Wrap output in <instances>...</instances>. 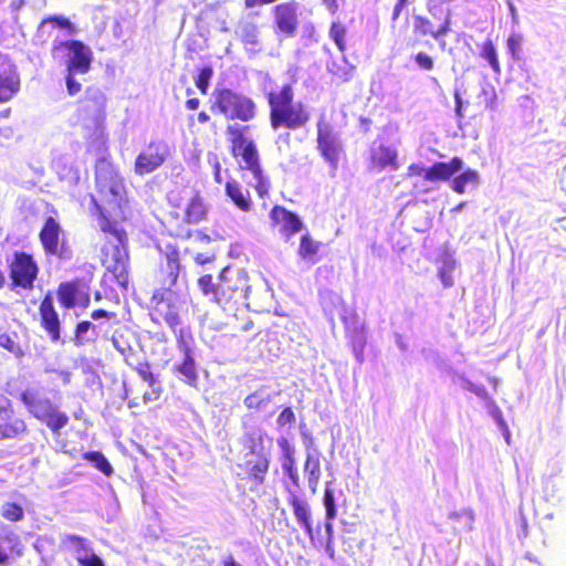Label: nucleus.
Listing matches in <instances>:
<instances>
[{
    "mask_svg": "<svg viewBox=\"0 0 566 566\" xmlns=\"http://www.w3.org/2000/svg\"><path fill=\"white\" fill-rule=\"evenodd\" d=\"M249 57H254L262 51L259 27L251 20L241 21L235 30Z\"/></svg>",
    "mask_w": 566,
    "mask_h": 566,
    "instance_id": "15",
    "label": "nucleus"
},
{
    "mask_svg": "<svg viewBox=\"0 0 566 566\" xmlns=\"http://www.w3.org/2000/svg\"><path fill=\"white\" fill-rule=\"evenodd\" d=\"M242 443L251 455L261 458L270 455L272 439L260 427H247L244 424Z\"/></svg>",
    "mask_w": 566,
    "mask_h": 566,
    "instance_id": "13",
    "label": "nucleus"
},
{
    "mask_svg": "<svg viewBox=\"0 0 566 566\" xmlns=\"http://www.w3.org/2000/svg\"><path fill=\"white\" fill-rule=\"evenodd\" d=\"M249 130V125L234 123L227 127L226 134L232 144L234 156L242 157L244 163L242 168L249 172L244 177L247 182L256 190L261 198H264L269 195L270 180L263 174L260 166L259 153L255 144L248 137Z\"/></svg>",
    "mask_w": 566,
    "mask_h": 566,
    "instance_id": "3",
    "label": "nucleus"
},
{
    "mask_svg": "<svg viewBox=\"0 0 566 566\" xmlns=\"http://www.w3.org/2000/svg\"><path fill=\"white\" fill-rule=\"evenodd\" d=\"M325 553L328 555L331 559L335 558V548H334V542H326L324 544Z\"/></svg>",
    "mask_w": 566,
    "mask_h": 566,
    "instance_id": "63",
    "label": "nucleus"
},
{
    "mask_svg": "<svg viewBox=\"0 0 566 566\" xmlns=\"http://www.w3.org/2000/svg\"><path fill=\"white\" fill-rule=\"evenodd\" d=\"M294 91L292 85L285 84L279 91H272L268 94L270 105V122L273 129L286 127L289 129H298L310 119V113L306 106L301 103H294Z\"/></svg>",
    "mask_w": 566,
    "mask_h": 566,
    "instance_id": "4",
    "label": "nucleus"
},
{
    "mask_svg": "<svg viewBox=\"0 0 566 566\" xmlns=\"http://www.w3.org/2000/svg\"><path fill=\"white\" fill-rule=\"evenodd\" d=\"M78 76H83V74L71 73V72H66V74H65V85H66L67 93L71 96L76 95L82 88V83L78 80Z\"/></svg>",
    "mask_w": 566,
    "mask_h": 566,
    "instance_id": "46",
    "label": "nucleus"
},
{
    "mask_svg": "<svg viewBox=\"0 0 566 566\" xmlns=\"http://www.w3.org/2000/svg\"><path fill=\"white\" fill-rule=\"evenodd\" d=\"M449 518L454 520V521L463 520L464 528H467L468 531H471L473 528L474 515H473V512L470 510L452 512V513H450Z\"/></svg>",
    "mask_w": 566,
    "mask_h": 566,
    "instance_id": "49",
    "label": "nucleus"
},
{
    "mask_svg": "<svg viewBox=\"0 0 566 566\" xmlns=\"http://www.w3.org/2000/svg\"><path fill=\"white\" fill-rule=\"evenodd\" d=\"M481 56L489 62L490 66L492 67V70L495 73H497V74L501 73V67H500V63L497 61L496 50L491 41H488L483 44L482 51H481Z\"/></svg>",
    "mask_w": 566,
    "mask_h": 566,
    "instance_id": "38",
    "label": "nucleus"
},
{
    "mask_svg": "<svg viewBox=\"0 0 566 566\" xmlns=\"http://www.w3.org/2000/svg\"><path fill=\"white\" fill-rule=\"evenodd\" d=\"M450 23H451L450 14H448L443 24L439 29L436 30V34H434L436 40H440L450 31Z\"/></svg>",
    "mask_w": 566,
    "mask_h": 566,
    "instance_id": "57",
    "label": "nucleus"
},
{
    "mask_svg": "<svg viewBox=\"0 0 566 566\" xmlns=\"http://www.w3.org/2000/svg\"><path fill=\"white\" fill-rule=\"evenodd\" d=\"M455 269V260L447 254L441 260V266L439 269V276L444 287L453 285L452 272Z\"/></svg>",
    "mask_w": 566,
    "mask_h": 566,
    "instance_id": "34",
    "label": "nucleus"
},
{
    "mask_svg": "<svg viewBox=\"0 0 566 566\" xmlns=\"http://www.w3.org/2000/svg\"><path fill=\"white\" fill-rule=\"evenodd\" d=\"M226 193L232 202L242 211L248 212L252 208L250 192L235 180L226 184Z\"/></svg>",
    "mask_w": 566,
    "mask_h": 566,
    "instance_id": "25",
    "label": "nucleus"
},
{
    "mask_svg": "<svg viewBox=\"0 0 566 566\" xmlns=\"http://www.w3.org/2000/svg\"><path fill=\"white\" fill-rule=\"evenodd\" d=\"M12 286L31 289L38 275V266L32 256L25 252H15L10 263Z\"/></svg>",
    "mask_w": 566,
    "mask_h": 566,
    "instance_id": "10",
    "label": "nucleus"
},
{
    "mask_svg": "<svg viewBox=\"0 0 566 566\" xmlns=\"http://www.w3.org/2000/svg\"><path fill=\"white\" fill-rule=\"evenodd\" d=\"M282 469L284 473L290 478V480L295 484L298 485V473L297 469L295 467V459L294 457H285L282 462Z\"/></svg>",
    "mask_w": 566,
    "mask_h": 566,
    "instance_id": "45",
    "label": "nucleus"
},
{
    "mask_svg": "<svg viewBox=\"0 0 566 566\" xmlns=\"http://www.w3.org/2000/svg\"><path fill=\"white\" fill-rule=\"evenodd\" d=\"M48 25H52V28L67 29L69 34L71 35L75 33V27L64 17H51L43 20L40 29L44 30Z\"/></svg>",
    "mask_w": 566,
    "mask_h": 566,
    "instance_id": "41",
    "label": "nucleus"
},
{
    "mask_svg": "<svg viewBox=\"0 0 566 566\" xmlns=\"http://www.w3.org/2000/svg\"><path fill=\"white\" fill-rule=\"evenodd\" d=\"M319 458V450L315 448L311 441L310 446L306 447V461L304 465V472L307 475L308 486L313 492L316 491L321 478Z\"/></svg>",
    "mask_w": 566,
    "mask_h": 566,
    "instance_id": "22",
    "label": "nucleus"
},
{
    "mask_svg": "<svg viewBox=\"0 0 566 566\" xmlns=\"http://www.w3.org/2000/svg\"><path fill=\"white\" fill-rule=\"evenodd\" d=\"M319 243L314 241L308 233L303 234L300 242L298 255L303 260L313 262L314 255L318 252Z\"/></svg>",
    "mask_w": 566,
    "mask_h": 566,
    "instance_id": "33",
    "label": "nucleus"
},
{
    "mask_svg": "<svg viewBox=\"0 0 566 566\" xmlns=\"http://www.w3.org/2000/svg\"><path fill=\"white\" fill-rule=\"evenodd\" d=\"M277 444L280 446V448L283 450L284 452V458L285 457H292L293 453H294V449L291 447V444L289 443L287 439L286 438H281L277 440Z\"/></svg>",
    "mask_w": 566,
    "mask_h": 566,
    "instance_id": "59",
    "label": "nucleus"
},
{
    "mask_svg": "<svg viewBox=\"0 0 566 566\" xmlns=\"http://www.w3.org/2000/svg\"><path fill=\"white\" fill-rule=\"evenodd\" d=\"M202 294L222 308L235 304H245L251 286L248 273L243 269L224 268L217 282L211 275H203L198 280Z\"/></svg>",
    "mask_w": 566,
    "mask_h": 566,
    "instance_id": "2",
    "label": "nucleus"
},
{
    "mask_svg": "<svg viewBox=\"0 0 566 566\" xmlns=\"http://www.w3.org/2000/svg\"><path fill=\"white\" fill-rule=\"evenodd\" d=\"M462 387L465 390L473 392L474 395H476L479 398L483 399L484 401H486L491 398L488 390L485 389V387L483 385H478V384L472 382L469 379H463Z\"/></svg>",
    "mask_w": 566,
    "mask_h": 566,
    "instance_id": "50",
    "label": "nucleus"
},
{
    "mask_svg": "<svg viewBox=\"0 0 566 566\" xmlns=\"http://www.w3.org/2000/svg\"><path fill=\"white\" fill-rule=\"evenodd\" d=\"M270 218L275 226H279V232L286 241L303 228V222L297 214L280 206L271 210Z\"/></svg>",
    "mask_w": 566,
    "mask_h": 566,
    "instance_id": "14",
    "label": "nucleus"
},
{
    "mask_svg": "<svg viewBox=\"0 0 566 566\" xmlns=\"http://www.w3.org/2000/svg\"><path fill=\"white\" fill-rule=\"evenodd\" d=\"M325 530V541L334 542V528H333V520H326L324 524Z\"/></svg>",
    "mask_w": 566,
    "mask_h": 566,
    "instance_id": "60",
    "label": "nucleus"
},
{
    "mask_svg": "<svg viewBox=\"0 0 566 566\" xmlns=\"http://www.w3.org/2000/svg\"><path fill=\"white\" fill-rule=\"evenodd\" d=\"M317 145L324 159L335 170L342 151V143L338 134L328 124L323 122L317 124Z\"/></svg>",
    "mask_w": 566,
    "mask_h": 566,
    "instance_id": "12",
    "label": "nucleus"
},
{
    "mask_svg": "<svg viewBox=\"0 0 566 566\" xmlns=\"http://www.w3.org/2000/svg\"><path fill=\"white\" fill-rule=\"evenodd\" d=\"M22 548L23 546L15 533L10 531L4 535H0V565L7 563L9 559V552L21 555Z\"/></svg>",
    "mask_w": 566,
    "mask_h": 566,
    "instance_id": "27",
    "label": "nucleus"
},
{
    "mask_svg": "<svg viewBox=\"0 0 566 566\" xmlns=\"http://www.w3.org/2000/svg\"><path fill=\"white\" fill-rule=\"evenodd\" d=\"M270 460L269 457H256V461L251 465L250 474L259 483H262L264 480V475L269 470Z\"/></svg>",
    "mask_w": 566,
    "mask_h": 566,
    "instance_id": "40",
    "label": "nucleus"
},
{
    "mask_svg": "<svg viewBox=\"0 0 566 566\" xmlns=\"http://www.w3.org/2000/svg\"><path fill=\"white\" fill-rule=\"evenodd\" d=\"M276 422L280 427H285L287 424L294 423L295 415H294L293 410L290 407L284 408L282 410V412L280 413V416L277 417Z\"/></svg>",
    "mask_w": 566,
    "mask_h": 566,
    "instance_id": "53",
    "label": "nucleus"
},
{
    "mask_svg": "<svg viewBox=\"0 0 566 566\" xmlns=\"http://www.w3.org/2000/svg\"><path fill=\"white\" fill-rule=\"evenodd\" d=\"M206 214V208L202 202V199L196 195L191 198L187 210H186V218L187 221L190 223H198Z\"/></svg>",
    "mask_w": 566,
    "mask_h": 566,
    "instance_id": "31",
    "label": "nucleus"
},
{
    "mask_svg": "<svg viewBox=\"0 0 566 566\" xmlns=\"http://www.w3.org/2000/svg\"><path fill=\"white\" fill-rule=\"evenodd\" d=\"M171 148L164 139H153L137 155L134 163V172L137 176H146L158 168L170 157Z\"/></svg>",
    "mask_w": 566,
    "mask_h": 566,
    "instance_id": "9",
    "label": "nucleus"
},
{
    "mask_svg": "<svg viewBox=\"0 0 566 566\" xmlns=\"http://www.w3.org/2000/svg\"><path fill=\"white\" fill-rule=\"evenodd\" d=\"M101 228L104 232L112 233L117 244L112 247V254L107 256L105 260L106 268L114 275L116 282L126 286L128 282V272H127V252L125 249L119 248V244L124 243L125 232L117 229L115 224H111L109 221H102Z\"/></svg>",
    "mask_w": 566,
    "mask_h": 566,
    "instance_id": "8",
    "label": "nucleus"
},
{
    "mask_svg": "<svg viewBox=\"0 0 566 566\" xmlns=\"http://www.w3.org/2000/svg\"><path fill=\"white\" fill-rule=\"evenodd\" d=\"M20 88V78L11 62L0 64V103L10 101Z\"/></svg>",
    "mask_w": 566,
    "mask_h": 566,
    "instance_id": "16",
    "label": "nucleus"
},
{
    "mask_svg": "<svg viewBox=\"0 0 566 566\" xmlns=\"http://www.w3.org/2000/svg\"><path fill=\"white\" fill-rule=\"evenodd\" d=\"M78 566H104L103 560L97 555H94L92 558L86 557L83 560H77Z\"/></svg>",
    "mask_w": 566,
    "mask_h": 566,
    "instance_id": "58",
    "label": "nucleus"
},
{
    "mask_svg": "<svg viewBox=\"0 0 566 566\" xmlns=\"http://www.w3.org/2000/svg\"><path fill=\"white\" fill-rule=\"evenodd\" d=\"M93 327V324L88 321L80 322L76 326L75 331V337L78 342H82L85 339V335L88 333V331ZM91 338H86V340H90Z\"/></svg>",
    "mask_w": 566,
    "mask_h": 566,
    "instance_id": "54",
    "label": "nucleus"
},
{
    "mask_svg": "<svg viewBox=\"0 0 566 566\" xmlns=\"http://www.w3.org/2000/svg\"><path fill=\"white\" fill-rule=\"evenodd\" d=\"M507 7H509V10H510V14H511L513 24H518V15H517L516 7L510 0L507 1Z\"/></svg>",
    "mask_w": 566,
    "mask_h": 566,
    "instance_id": "61",
    "label": "nucleus"
},
{
    "mask_svg": "<svg viewBox=\"0 0 566 566\" xmlns=\"http://www.w3.org/2000/svg\"><path fill=\"white\" fill-rule=\"evenodd\" d=\"M84 459L91 462L96 469L103 472L105 475H111L113 468L107 459L101 452H86Z\"/></svg>",
    "mask_w": 566,
    "mask_h": 566,
    "instance_id": "36",
    "label": "nucleus"
},
{
    "mask_svg": "<svg viewBox=\"0 0 566 566\" xmlns=\"http://www.w3.org/2000/svg\"><path fill=\"white\" fill-rule=\"evenodd\" d=\"M0 346L13 354L20 352L19 345L9 335L6 334L0 335Z\"/></svg>",
    "mask_w": 566,
    "mask_h": 566,
    "instance_id": "55",
    "label": "nucleus"
},
{
    "mask_svg": "<svg viewBox=\"0 0 566 566\" xmlns=\"http://www.w3.org/2000/svg\"><path fill=\"white\" fill-rule=\"evenodd\" d=\"M415 62L418 65V67L423 71H430L433 69V65H434L432 57L423 52H419L415 56Z\"/></svg>",
    "mask_w": 566,
    "mask_h": 566,
    "instance_id": "52",
    "label": "nucleus"
},
{
    "mask_svg": "<svg viewBox=\"0 0 566 566\" xmlns=\"http://www.w3.org/2000/svg\"><path fill=\"white\" fill-rule=\"evenodd\" d=\"M289 503L292 506L293 514L300 524L308 535L311 542L315 544L314 538V530L312 526V514H311V507L306 500L301 499L296 494H291L289 497Z\"/></svg>",
    "mask_w": 566,
    "mask_h": 566,
    "instance_id": "18",
    "label": "nucleus"
},
{
    "mask_svg": "<svg viewBox=\"0 0 566 566\" xmlns=\"http://www.w3.org/2000/svg\"><path fill=\"white\" fill-rule=\"evenodd\" d=\"M523 36L518 33H513L507 39V49L514 59L518 57L521 52Z\"/></svg>",
    "mask_w": 566,
    "mask_h": 566,
    "instance_id": "51",
    "label": "nucleus"
},
{
    "mask_svg": "<svg viewBox=\"0 0 566 566\" xmlns=\"http://www.w3.org/2000/svg\"><path fill=\"white\" fill-rule=\"evenodd\" d=\"M42 326L49 333L53 342L60 339V319L54 310L52 298L46 296L40 305Z\"/></svg>",
    "mask_w": 566,
    "mask_h": 566,
    "instance_id": "20",
    "label": "nucleus"
},
{
    "mask_svg": "<svg viewBox=\"0 0 566 566\" xmlns=\"http://www.w3.org/2000/svg\"><path fill=\"white\" fill-rule=\"evenodd\" d=\"M1 515L8 521L18 522L23 518L24 511L20 505L7 502L1 506Z\"/></svg>",
    "mask_w": 566,
    "mask_h": 566,
    "instance_id": "39",
    "label": "nucleus"
},
{
    "mask_svg": "<svg viewBox=\"0 0 566 566\" xmlns=\"http://www.w3.org/2000/svg\"><path fill=\"white\" fill-rule=\"evenodd\" d=\"M415 32H417L420 35H431L434 39L436 29L433 28V24L430 20L427 18L417 15L415 18Z\"/></svg>",
    "mask_w": 566,
    "mask_h": 566,
    "instance_id": "43",
    "label": "nucleus"
},
{
    "mask_svg": "<svg viewBox=\"0 0 566 566\" xmlns=\"http://www.w3.org/2000/svg\"><path fill=\"white\" fill-rule=\"evenodd\" d=\"M61 233L60 223L53 217L46 218L40 231V240L48 254H59Z\"/></svg>",
    "mask_w": 566,
    "mask_h": 566,
    "instance_id": "17",
    "label": "nucleus"
},
{
    "mask_svg": "<svg viewBox=\"0 0 566 566\" xmlns=\"http://www.w3.org/2000/svg\"><path fill=\"white\" fill-rule=\"evenodd\" d=\"M454 99H455V113L459 117H462L463 115L461 113V109H462L463 102L458 92H455V94H454Z\"/></svg>",
    "mask_w": 566,
    "mask_h": 566,
    "instance_id": "64",
    "label": "nucleus"
},
{
    "mask_svg": "<svg viewBox=\"0 0 566 566\" xmlns=\"http://www.w3.org/2000/svg\"><path fill=\"white\" fill-rule=\"evenodd\" d=\"M161 269L164 272H166L164 285L167 289L172 287L176 284L177 279L179 276L180 264L178 252L171 245H167L166 248L165 263H161Z\"/></svg>",
    "mask_w": 566,
    "mask_h": 566,
    "instance_id": "24",
    "label": "nucleus"
},
{
    "mask_svg": "<svg viewBox=\"0 0 566 566\" xmlns=\"http://www.w3.org/2000/svg\"><path fill=\"white\" fill-rule=\"evenodd\" d=\"M62 545L67 549L76 560H83L86 557L96 555L86 538L66 534L62 537Z\"/></svg>",
    "mask_w": 566,
    "mask_h": 566,
    "instance_id": "23",
    "label": "nucleus"
},
{
    "mask_svg": "<svg viewBox=\"0 0 566 566\" xmlns=\"http://www.w3.org/2000/svg\"><path fill=\"white\" fill-rule=\"evenodd\" d=\"M328 72L342 82H348L354 74L355 66L345 56L340 61H332L327 64Z\"/></svg>",
    "mask_w": 566,
    "mask_h": 566,
    "instance_id": "29",
    "label": "nucleus"
},
{
    "mask_svg": "<svg viewBox=\"0 0 566 566\" xmlns=\"http://www.w3.org/2000/svg\"><path fill=\"white\" fill-rule=\"evenodd\" d=\"M78 120L92 139L90 147H95L101 156L95 166L96 187L102 196L111 202L119 205L123 199L124 185L115 167L105 158L106 136V96L101 88L90 86L77 108Z\"/></svg>",
    "mask_w": 566,
    "mask_h": 566,
    "instance_id": "1",
    "label": "nucleus"
},
{
    "mask_svg": "<svg viewBox=\"0 0 566 566\" xmlns=\"http://www.w3.org/2000/svg\"><path fill=\"white\" fill-rule=\"evenodd\" d=\"M271 394L266 389L261 388L249 395L244 399V405L249 409H261L263 407H266L271 402Z\"/></svg>",
    "mask_w": 566,
    "mask_h": 566,
    "instance_id": "32",
    "label": "nucleus"
},
{
    "mask_svg": "<svg viewBox=\"0 0 566 566\" xmlns=\"http://www.w3.org/2000/svg\"><path fill=\"white\" fill-rule=\"evenodd\" d=\"M216 106L228 119L249 122L255 116V103L248 96L222 90L216 97Z\"/></svg>",
    "mask_w": 566,
    "mask_h": 566,
    "instance_id": "6",
    "label": "nucleus"
},
{
    "mask_svg": "<svg viewBox=\"0 0 566 566\" xmlns=\"http://www.w3.org/2000/svg\"><path fill=\"white\" fill-rule=\"evenodd\" d=\"M11 413L6 406L0 405V415H3L0 422V440L17 438L27 430L25 422Z\"/></svg>",
    "mask_w": 566,
    "mask_h": 566,
    "instance_id": "21",
    "label": "nucleus"
},
{
    "mask_svg": "<svg viewBox=\"0 0 566 566\" xmlns=\"http://www.w3.org/2000/svg\"><path fill=\"white\" fill-rule=\"evenodd\" d=\"M21 401L34 418L44 422L54 433H59L69 422L66 413L59 410L42 388H27L21 392Z\"/></svg>",
    "mask_w": 566,
    "mask_h": 566,
    "instance_id": "5",
    "label": "nucleus"
},
{
    "mask_svg": "<svg viewBox=\"0 0 566 566\" xmlns=\"http://www.w3.org/2000/svg\"><path fill=\"white\" fill-rule=\"evenodd\" d=\"M479 182L480 177L478 171L473 169H467L452 180V189L457 193H464L469 185L476 187Z\"/></svg>",
    "mask_w": 566,
    "mask_h": 566,
    "instance_id": "30",
    "label": "nucleus"
},
{
    "mask_svg": "<svg viewBox=\"0 0 566 566\" xmlns=\"http://www.w3.org/2000/svg\"><path fill=\"white\" fill-rule=\"evenodd\" d=\"M345 28L339 23H333L329 29V36L333 39L340 52H344L345 46Z\"/></svg>",
    "mask_w": 566,
    "mask_h": 566,
    "instance_id": "44",
    "label": "nucleus"
},
{
    "mask_svg": "<svg viewBox=\"0 0 566 566\" xmlns=\"http://www.w3.org/2000/svg\"><path fill=\"white\" fill-rule=\"evenodd\" d=\"M323 504L325 507L326 520H334L337 514V507L334 491L329 488V484L325 488Z\"/></svg>",
    "mask_w": 566,
    "mask_h": 566,
    "instance_id": "42",
    "label": "nucleus"
},
{
    "mask_svg": "<svg viewBox=\"0 0 566 566\" xmlns=\"http://www.w3.org/2000/svg\"><path fill=\"white\" fill-rule=\"evenodd\" d=\"M137 374L140 376V378L148 384L150 388H153L155 392V398H159L161 388L157 386V378L156 376L149 370L148 364H140L137 368Z\"/></svg>",
    "mask_w": 566,
    "mask_h": 566,
    "instance_id": "37",
    "label": "nucleus"
},
{
    "mask_svg": "<svg viewBox=\"0 0 566 566\" xmlns=\"http://www.w3.org/2000/svg\"><path fill=\"white\" fill-rule=\"evenodd\" d=\"M371 161L374 166L380 169L390 167L392 170H396L398 169L397 150L391 147L380 145L371 150Z\"/></svg>",
    "mask_w": 566,
    "mask_h": 566,
    "instance_id": "26",
    "label": "nucleus"
},
{
    "mask_svg": "<svg viewBox=\"0 0 566 566\" xmlns=\"http://www.w3.org/2000/svg\"><path fill=\"white\" fill-rule=\"evenodd\" d=\"M275 24L284 34L292 36L297 28L296 6L282 3L275 7Z\"/></svg>",
    "mask_w": 566,
    "mask_h": 566,
    "instance_id": "19",
    "label": "nucleus"
},
{
    "mask_svg": "<svg viewBox=\"0 0 566 566\" xmlns=\"http://www.w3.org/2000/svg\"><path fill=\"white\" fill-rule=\"evenodd\" d=\"M54 54L62 53L65 60L66 72L85 75L93 59L91 49L81 41L71 40L60 42L53 48Z\"/></svg>",
    "mask_w": 566,
    "mask_h": 566,
    "instance_id": "7",
    "label": "nucleus"
},
{
    "mask_svg": "<svg viewBox=\"0 0 566 566\" xmlns=\"http://www.w3.org/2000/svg\"><path fill=\"white\" fill-rule=\"evenodd\" d=\"M165 322L171 327V328H176L178 327L180 324H181V318L179 316V314L174 311V310H169L166 314H165Z\"/></svg>",
    "mask_w": 566,
    "mask_h": 566,
    "instance_id": "56",
    "label": "nucleus"
},
{
    "mask_svg": "<svg viewBox=\"0 0 566 566\" xmlns=\"http://www.w3.org/2000/svg\"><path fill=\"white\" fill-rule=\"evenodd\" d=\"M175 370L181 375L182 380L190 386H196L198 381V374L196 363L190 352L187 349L181 364L176 365Z\"/></svg>",
    "mask_w": 566,
    "mask_h": 566,
    "instance_id": "28",
    "label": "nucleus"
},
{
    "mask_svg": "<svg viewBox=\"0 0 566 566\" xmlns=\"http://www.w3.org/2000/svg\"><path fill=\"white\" fill-rule=\"evenodd\" d=\"M485 403H486V407L489 409V413L495 420V422L497 423L500 429L502 431H507V424L505 423V421H504V419L502 417V411L496 406L495 401L492 398H490L489 400L485 401Z\"/></svg>",
    "mask_w": 566,
    "mask_h": 566,
    "instance_id": "47",
    "label": "nucleus"
},
{
    "mask_svg": "<svg viewBox=\"0 0 566 566\" xmlns=\"http://www.w3.org/2000/svg\"><path fill=\"white\" fill-rule=\"evenodd\" d=\"M76 293H77V289L74 284L62 283L57 291V297L64 307L71 308L75 305Z\"/></svg>",
    "mask_w": 566,
    "mask_h": 566,
    "instance_id": "35",
    "label": "nucleus"
},
{
    "mask_svg": "<svg viewBox=\"0 0 566 566\" xmlns=\"http://www.w3.org/2000/svg\"><path fill=\"white\" fill-rule=\"evenodd\" d=\"M213 71L210 66H205L200 70L197 78H196V86L199 88V91L202 94L207 93L210 78L212 77Z\"/></svg>",
    "mask_w": 566,
    "mask_h": 566,
    "instance_id": "48",
    "label": "nucleus"
},
{
    "mask_svg": "<svg viewBox=\"0 0 566 566\" xmlns=\"http://www.w3.org/2000/svg\"><path fill=\"white\" fill-rule=\"evenodd\" d=\"M323 4L331 13H335L338 10V0H323Z\"/></svg>",
    "mask_w": 566,
    "mask_h": 566,
    "instance_id": "62",
    "label": "nucleus"
},
{
    "mask_svg": "<svg viewBox=\"0 0 566 566\" xmlns=\"http://www.w3.org/2000/svg\"><path fill=\"white\" fill-rule=\"evenodd\" d=\"M463 165V160L459 157H453L449 163H434L429 168L412 164L408 167V175L422 176L426 180L431 182L446 181L449 180L451 176L462 170Z\"/></svg>",
    "mask_w": 566,
    "mask_h": 566,
    "instance_id": "11",
    "label": "nucleus"
}]
</instances>
